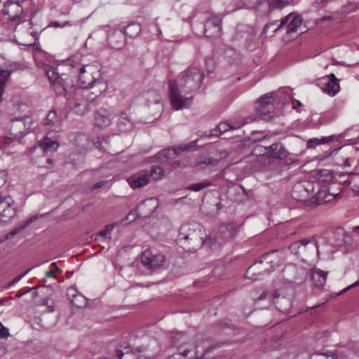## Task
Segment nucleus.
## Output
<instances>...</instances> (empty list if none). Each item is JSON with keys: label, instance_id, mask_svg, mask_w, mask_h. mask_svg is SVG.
Returning a JSON list of instances; mask_svg holds the SVG:
<instances>
[{"label": "nucleus", "instance_id": "1", "mask_svg": "<svg viewBox=\"0 0 359 359\" xmlns=\"http://www.w3.org/2000/svg\"><path fill=\"white\" fill-rule=\"evenodd\" d=\"M204 79V73L195 67H189L181 73L178 81H169L171 104L175 110L189 107L193 101L191 93L198 90Z\"/></svg>", "mask_w": 359, "mask_h": 359}, {"label": "nucleus", "instance_id": "2", "mask_svg": "<svg viewBox=\"0 0 359 359\" xmlns=\"http://www.w3.org/2000/svg\"><path fill=\"white\" fill-rule=\"evenodd\" d=\"M203 235L201 225L190 222L180 226L177 241L184 250L195 251L203 245Z\"/></svg>", "mask_w": 359, "mask_h": 359}, {"label": "nucleus", "instance_id": "3", "mask_svg": "<svg viewBox=\"0 0 359 359\" xmlns=\"http://www.w3.org/2000/svg\"><path fill=\"white\" fill-rule=\"evenodd\" d=\"M43 69L52 84L55 92L59 95H67L74 88V82L67 74H59L57 69L45 65Z\"/></svg>", "mask_w": 359, "mask_h": 359}, {"label": "nucleus", "instance_id": "4", "mask_svg": "<svg viewBox=\"0 0 359 359\" xmlns=\"http://www.w3.org/2000/svg\"><path fill=\"white\" fill-rule=\"evenodd\" d=\"M282 253L278 250H272L263 255L254 264L250 266L246 273V276L252 279H257L258 277L255 271L258 269L259 265L265 264L263 267L264 271L270 273L273 271L282 263Z\"/></svg>", "mask_w": 359, "mask_h": 359}, {"label": "nucleus", "instance_id": "5", "mask_svg": "<svg viewBox=\"0 0 359 359\" xmlns=\"http://www.w3.org/2000/svg\"><path fill=\"white\" fill-rule=\"evenodd\" d=\"M144 352V356L146 359L154 358L158 352V345L156 340L151 341L145 349L139 347L132 349L130 347H124L123 349L116 351V357L117 359H140V353Z\"/></svg>", "mask_w": 359, "mask_h": 359}, {"label": "nucleus", "instance_id": "6", "mask_svg": "<svg viewBox=\"0 0 359 359\" xmlns=\"http://www.w3.org/2000/svg\"><path fill=\"white\" fill-rule=\"evenodd\" d=\"M79 81L81 88H90L95 85L102 84L100 80V73L97 66L94 65H83L79 71Z\"/></svg>", "mask_w": 359, "mask_h": 359}, {"label": "nucleus", "instance_id": "7", "mask_svg": "<svg viewBox=\"0 0 359 359\" xmlns=\"http://www.w3.org/2000/svg\"><path fill=\"white\" fill-rule=\"evenodd\" d=\"M18 204L11 196H1L0 198V224L10 222L16 215Z\"/></svg>", "mask_w": 359, "mask_h": 359}, {"label": "nucleus", "instance_id": "8", "mask_svg": "<svg viewBox=\"0 0 359 359\" xmlns=\"http://www.w3.org/2000/svg\"><path fill=\"white\" fill-rule=\"evenodd\" d=\"M1 13L5 19L17 22L18 24L23 22V8L22 6L12 1L6 2L1 10Z\"/></svg>", "mask_w": 359, "mask_h": 359}, {"label": "nucleus", "instance_id": "9", "mask_svg": "<svg viewBox=\"0 0 359 359\" xmlns=\"http://www.w3.org/2000/svg\"><path fill=\"white\" fill-rule=\"evenodd\" d=\"M30 126L31 121L29 117L15 118L11 121V135H13V138L20 139L28 133Z\"/></svg>", "mask_w": 359, "mask_h": 359}, {"label": "nucleus", "instance_id": "10", "mask_svg": "<svg viewBox=\"0 0 359 359\" xmlns=\"http://www.w3.org/2000/svg\"><path fill=\"white\" fill-rule=\"evenodd\" d=\"M266 299L272 302L280 311L288 310L292 305L291 300L285 297H280V294L278 290L275 291L272 294L268 292H263L258 297L257 301Z\"/></svg>", "mask_w": 359, "mask_h": 359}, {"label": "nucleus", "instance_id": "11", "mask_svg": "<svg viewBox=\"0 0 359 359\" xmlns=\"http://www.w3.org/2000/svg\"><path fill=\"white\" fill-rule=\"evenodd\" d=\"M142 262L147 269L154 271L163 264L165 257L162 254H154L151 250H146L142 255Z\"/></svg>", "mask_w": 359, "mask_h": 359}, {"label": "nucleus", "instance_id": "12", "mask_svg": "<svg viewBox=\"0 0 359 359\" xmlns=\"http://www.w3.org/2000/svg\"><path fill=\"white\" fill-rule=\"evenodd\" d=\"M275 93H270L261 97L256 107V110L261 115H269L275 110Z\"/></svg>", "mask_w": 359, "mask_h": 359}, {"label": "nucleus", "instance_id": "13", "mask_svg": "<svg viewBox=\"0 0 359 359\" xmlns=\"http://www.w3.org/2000/svg\"><path fill=\"white\" fill-rule=\"evenodd\" d=\"M275 93H270L261 97L256 107V110L261 115H269L275 110Z\"/></svg>", "mask_w": 359, "mask_h": 359}, {"label": "nucleus", "instance_id": "14", "mask_svg": "<svg viewBox=\"0 0 359 359\" xmlns=\"http://www.w3.org/2000/svg\"><path fill=\"white\" fill-rule=\"evenodd\" d=\"M299 258L306 262L308 259L318 257V247L315 239H302Z\"/></svg>", "mask_w": 359, "mask_h": 359}, {"label": "nucleus", "instance_id": "15", "mask_svg": "<svg viewBox=\"0 0 359 359\" xmlns=\"http://www.w3.org/2000/svg\"><path fill=\"white\" fill-rule=\"evenodd\" d=\"M266 157L269 159H284L289 152L285 147L280 142H276L265 149Z\"/></svg>", "mask_w": 359, "mask_h": 359}, {"label": "nucleus", "instance_id": "16", "mask_svg": "<svg viewBox=\"0 0 359 359\" xmlns=\"http://www.w3.org/2000/svg\"><path fill=\"white\" fill-rule=\"evenodd\" d=\"M55 311L54 306L47 307V311L42 313L40 317L35 319L36 323L44 329H48L56 323V316L51 315Z\"/></svg>", "mask_w": 359, "mask_h": 359}, {"label": "nucleus", "instance_id": "17", "mask_svg": "<svg viewBox=\"0 0 359 359\" xmlns=\"http://www.w3.org/2000/svg\"><path fill=\"white\" fill-rule=\"evenodd\" d=\"M238 226L233 222L221 224L218 229V236L224 241H230L236 236Z\"/></svg>", "mask_w": 359, "mask_h": 359}, {"label": "nucleus", "instance_id": "18", "mask_svg": "<svg viewBox=\"0 0 359 359\" xmlns=\"http://www.w3.org/2000/svg\"><path fill=\"white\" fill-rule=\"evenodd\" d=\"M222 19L217 16L210 17L205 25V32L207 37L219 35L221 32Z\"/></svg>", "mask_w": 359, "mask_h": 359}, {"label": "nucleus", "instance_id": "19", "mask_svg": "<svg viewBox=\"0 0 359 359\" xmlns=\"http://www.w3.org/2000/svg\"><path fill=\"white\" fill-rule=\"evenodd\" d=\"M111 114L104 108H99L95 112V125L100 128H106L111 124Z\"/></svg>", "mask_w": 359, "mask_h": 359}, {"label": "nucleus", "instance_id": "20", "mask_svg": "<svg viewBox=\"0 0 359 359\" xmlns=\"http://www.w3.org/2000/svg\"><path fill=\"white\" fill-rule=\"evenodd\" d=\"M310 187L312 185L308 182L294 184L292 191V197L297 200H305L309 196Z\"/></svg>", "mask_w": 359, "mask_h": 359}, {"label": "nucleus", "instance_id": "21", "mask_svg": "<svg viewBox=\"0 0 359 359\" xmlns=\"http://www.w3.org/2000/svg\"><path fill=\"white\" fill-rule=\"evenodd\" d=\"M327 81L323 84L322 90L324 93L330 96H334L339 92L340 86L338 83V79L334 74H330L327 76Z\"/></svg>", "mask_w": 359, "mask_h": 359}, {"label": "nucleus", "instance_id": "22", "mask_svg": "<svg viewBox=\"0 0 359 359\" xmlns=\"http://www.w3.org/2000/svg\"><path fill=\"white\" fill-rule=\"evenodd\" d=\"M128 182L133 189H137L148 184L150 182V177L148 172H140L129 177Z\"/></svg>", "mask_w": 359, "mask_h": 359}, {"label": "nucleus", "instance_id": "23", "mask_svg": "<svg viewBox=\"0 0 359 359\" xmlns=\"http://www.w3.org/2000/svg\"><path fill=\"white\" fill-rule=\"evenodd\" d=\"M107 41L112 48L119 50L125 44V36L121 31H114L108 35Z\"/></svg>", "mask_w": 359, "mask_h": 359}, {"label": "nucleus", "instance_id": "24", "mask_svg": "<svg viewBox=\"0 0 359 359\" xmlns=\"http://www.w3.org/2000/svg\"><path fill=\"white\" fill-rule=\"evenodd\" d=\"M60 118L57 116L56 111L50 110L41 123L48 127V130H56L60 127Z\"/></svg>", "mask_w": 359, "mask_h": 359}, {"label": "nucleus", "instance_id": "25", "mask_svg": "<svg viewBox=\"0 0 359 359\" xmlns=\"http://www.w3.org/2000/svg\"><path fill=\"white\" fill-rule=\"evenodd\" d=\"M245 123H243L241 124L235 123L233 125H231V124L226 123V122L220 123L217 126V128H215V129L212 130V131L211 133V135H213V136L221 135L224 134V133L234 130L236 129H238L242 126H243Z\"/></svg>", "mask_w": 359, "mask_h": 359}, {"label": "nucleus", "instance_id": "26", "mask_svg": "<svg viewBox=\"0 0 359 359\" xmlns=\"http://www.w3.org/2000/svg\"><path fill=\"white\" fill-rule=\"evenodd\" d=\"M117 128L122 133L129 132L133 128V123L128 118L126 113H121L117 121Z\"/></svg>", "mask_w": 359, "mask_h": 359}, {"label": "nucleus", "instance_id": "27", "mask_svg": "<svg viewBox=\"0 0 359 359\" xmlns=\"http://www.w3.org/2000/svg\"><path fill=\"white\" fill-rule=\"evenodd\" d=\"M50 135V132H48L47 135L39 142V146L44 151H55L59 147L57 141L49 137Z\"/></svg>", "mask_w": 359, "mask_h": 359}, {"label": "nucleus", "instance_id": "28", "mask_svg": "<svg viewBox=\"0 0 359 359\" xmlns=\"http://www.w3.org/2000/svg\"><path fill=\"white\" fill-rule=\"evenodd\" d=\"M287 269L295 273L292 278V281L295 283L300 284L304 282L307 278V272L303 267L297 268L296 266L292 265L289 266Z\"/></svg>", "mask_w": 359, "mask_h": 359}, {"label": "nucleus", "instance_id": "29", "mask_svg": "<svg viewBox=\"0 0 359 359\" xmlns=\"http://www.w3.org/2000/svg\"><path fill=\"white\" fill-rule=\"evenodd\" d=\"M327 273L318 269H315L311 274V279L316 287H322L326 280Z\"/></svg>", "mask_w": 359, "mask_h": 359}, {"label": "nucleus", "instance_id": "30", "mask_svg": "<svg viewBox=\"0 0 359 359\" xmlns=\"http://www.w3.org/2000/svg\"><path fill=\"white\" fill-rule=\"evenodd\" d=\"M177 149L176 147H168L165 149H163L160 151L158 153L156 154V158L161 161L164 162L170 158H173L178 154H177Z\"/></svg>", "mask_w": 359, "mask_h": 359}, {"label": "nucleus", "instance_id": "31", "mask_svg": "<svg viewBox=\"0 0 359 359\" xmlns=\"http://www.w3.org/2000/svg\"><path fill=\"white\" fill-rule=\"evenodd\" d=\"M218 163V159L210 156H201L196 162V166L201 169H207L215 166Z\"/></svg>", "mask_w": 359, "mask_h": 359}, {"label": "nucleus", "instance_id": "32", "mask_svg": "<svg viewBox=\"0 0 359 359\" xmlns=\"http://www.w3.org/2000/svg\"><path fill=\"white\" fill-rule=\"evenodd\" d=\"M68 100L69 107L74 109L76 114L82 116L84 115L88 111V104L86 102L83 101V102H81L77 100L72 101L69 98H68Z\"/></svg>", "mask_w": 359, "mask_h": 359}, {"label": "nucleus", "instance_id": "33", "mask_svg": "<svg viewBox=\"0 0 359 359\" xmlns=\"http://www.w3.org/2000/svg\"><path fill=\"white\" fill-rule=\"evenodd\" d=\"M141 32V26L139 23L131 22L125 27L123 34L130 38H135Z\"/></svg>", "mask_w": 359, "mask_h": 359}, {"label": "nucleus", "instance_id": "34", "mask_svg": "<svg viewBox=\"0 0 359 359\" xmlns=\"http://www.w3.org/2000/svg\"><path fill=\"white\" fill-rule=\"evenodd\" d=\"M37 217L36 215L32 216L30 219H27V221L24 222L23 224H20V226L15 228L13 231H10L6 234V238H11L14 236L21 233L24 229H25L29 225L36 220Z\"/></svg>", "mask_w": 359, "mask_h": 359}, {"label": "nucleus", "instance_id": "35", "mask_svg": "<svg viewBox=\"0 0 359 359\" xmlns=\"http://www.w3.org/2000/svg\"><path fill=\"white\" fill-rule=\"evenodd\" d=\"M291 21L287 24V34H290L297 32L298 27L301 26L303 22L302 18L299 15H294L292 16Z\"/></svg>", "mask_w": 359, "mask_h": 359}, {"label": "nucleus", "instance_id": "36", "mask_svg": "<svg viewBox=\"0 0 359 359\" xmlns=\"http://www.w3.org/2000/svg\"><path fill=\"white\" fill-rule=\"evenodd\" d=\"M161 100V96L155 91H149L147 93V100L148 105L149 106L151 104H154V105H156V107L157 108L158 111H161L162 109Z\"/></svg>", "mask_w": 359, "mask_h": 359}, {"label": "nucleus", "instance_id": "37", "mask_svg": "<svg viewBox=\"0 0 359 359\" xmlns=\"http://www.w3.org/2000/svg\"><path fill=\"white\" fill-rule=\"evenodd\" d=\"M186 337L180 332H172L171 336V344L173 346L180 347L185 343Z\"/></svg>", "mask_w": 359, "mask_h": 359}, {"label": "nucleus", "instance_id": "38", "mask_svg": "<svg viewBox=\"0 0 359 359\" xmlns=\"http://www.w3.org/2000/svg\"><path fill=\"white\" fill-rule=\"evenodd\" d=\"M114 224H111L109 225L106 226L105 229L102 231H100L96 236L95 240L98 241H102L104 239H106L107 237L110 238L109 235L111 231L114 229Z\"/></svg>", "mask_w": 359, "mask_h": 359}, {"label": "nucleus", "instance_id": "39", "mask_svg": "<svg viewBox=\"0 0 359 359\" xmlns=\"http://www.w3.org/2000/svg\"><path fill=\"white\" fill-rule=\"evenodd\" d=\"M334 137H335L334 135H331V136H328V137H322L321 139H318V138L310 139L307 142V146H308V147L311 148V147H315L316 145L325 144V143H327L330 141H331Z\"/></svg>", "mask_w": 359, "mask_h": 359}, {"label": "nucleus", "instance_id": "40", "mask_svg": "<svg viewBox=\"0 0 359 359\" xmlns=\"http://www.w3.org/2000/svg\"><path fill=\"white\" fill-rule=\"evenodd\" d=\"M150 180L152 178L154 180L157 181L161 180L164 176V171L162 168L159 166L153 167L148 172Z\"/></svg>", "mask_w": 359, "mask_h": 359}, {"label": "nucleus", "instance_id": "41", "mask_svg": "<svg viewBox=\"0 0 359 359\" xmlns=\"http://www.w3.org/2000/svg\"><path fill=\"white\" fill-rule=\"evenodd\" d=\"M198 140L191 141L187 144H184L180 146L176 147L177 154L180 155L182 152L186 151H194L196 149V142Z\"/></svg>", "mask_w": 359, "mask_h": 359}, {"label": "nucleus", "instance_id": "42", "mask_svg": "<svg viewBox=\"0 0 359 359\" xmlns=\"http://www.w3.org/2000/svg\"><path fill=\"white\" fill-rule=\"evenodd\" d=\"M320 180L322 182H333L332 184H335V177L333 172L330 170H320Z\"/></svg>", "mask_w": 359, "mask_h": 359}, {"label": "nucleus", "instance_id": "43", "mask_svg": "<svg viewBox=\"0 0 359 359\" xmlns=\"http://www.w3.org/2000/svg\"><path fill=\"white\" fill-rule=\"evenodd\" d=\"M11 73L12 71L0 69V76L2 77L0 78V102L3 100L2 94L5 86V79H7Z\"/></svg>", "mask_w": 359, "mask_h": 359}, {"label": "nucleus", "instance_id": "44", "mask_svg": "<svg viewBox=\"0 0 359 359\" xmlns=\"http://www.w3.org/2000/svg\"><path fill=\"white\" fill-rule=\"evenodd\" d=\"M290 4L288 0H271L269 3V9L283 8Z\"/></svg>", "mask_w": 359, "mask_h": 359}, {"label": "nucleus", "instance_id": "45", "mask_svg": "<svg viewBox=\"0 0 359 359\" xmlns=\"http://www.w3.org/2000/svg\"><path fill=\"white\" fill-rule=\"evenodd\" d=\"M344 182L351 186L353 190L359 191V185L357 186V184L359 183V175H354L349 180H346Z\"/></svg>", "mask_w": 359, "mask_h": 359}, {"label": "nucleus", "instance_id": "46", "mask_svg": "<svg viewBox=\"0 0 359 359\" xmlns=\"http://www.w3.org/2000/svg\"><path fill=\"white\" fill-rule=\"evenodd\" d=\"M210 183L206 181L201 182L198 183L191 184L189 187V190H191L194 191H199L202 190L203 189L207 188L209 186H210Z\"/></svg>", "mask_w": 359, "mask_h": 359}, {"label": "nucleus", "instance_id": "47", "mask_svg": "<svg viewBox=\"0 0 359 359\" xmlns=\"http://www.w3.org/2000/svg\"><path fill=\"white\" fill-rule=\"evenodd\" d=\"M203 245L209 246L212 249H215L219 246V243L216 237L209 236L205 240H203Z\"/></svg>", "mask_w": 359, "mask_h": 359}, {"label": "nucleus", "instance_id": "48", "mask_svg": "<svg viewBox=\"0 0 359 359\" xmlns=\"http://www.w3.org/2000/svg\"><path fill=\"white\" fill-rule=\"evenodd\" d=\"M302 247V240L292 243L289 246L290 252L299 257Z\"/></svg>", "mask_w": 359, "mask_h": 359}, {"label": "nucleus", "instance_id": "49", "mask_svg": "<svg viewBox=\"0 0 359 359\" xmlns=\"http://www.w3.org/2000/svg\"><path fill=\"white\" fill-rule=\"evenodd\" d=\"M293 13H289L288 15H287L286 16H285L284 18H283L280 20V24L277 27V28L273 31V32H276L278 29H280L281 27H283L284 25H285L288 20L292 18V16L293 15Z\"/></svg>", "mask_w": 359, "mask_h": 359}, {"label": "nucleus", "instance_id": "50", "mask_svg": "<svg viewBox=\"0 0 359 359\" xmlns=\"http://www.w3.org/2000/svg\"><path fill=\"white\" fill-rule=\"evenodd\" d=\"M358 164L359 158L355 159V158L353 157H348L344 162L345 167H351L352 165L357 167Z\"/></svg>", "mask_w": 359, "mask_h": 359}, {"label": "nucleus", "instance_id": "51", "mask_svg": "<svg viewBox=\"0 0 359 359\" xmlns=\"http://www.w3.org/2000/svg\"><path fill=\"white\" fill-rule=\"evenodd\" d=\"M320 355L325 356L326 358H331V359H335L337 358L336 353L332 351H325L321 354H313L311 359H317V358Z\"/></svg>", "mask_w": 359, "mask_h": 359}, {"label": "nucleus", "instance_id": "52", "mask_svg": "<svg viewBox=\"0 0 359 359\" xmlns=\"http://www.w3.org/2000/svg\"><path fill=\"white\" fill-rule=\"evenodd\" d=\"M31 269H32V268L28 269L25 273H23L20 275H18L15 278H13V280H11V282H9L8 283V287L13 286L15 284H16L18 282H19L27 273H28V272H29L31 271Z\"/></svg>", "mask_w": 359, "mask_h": 359}, {"label": "nucleus", "instance_id": "53", "mask_svg": "<svg viewBox=\"0 0 359 359\" xmlns=\"http://www.w3.org/2000/svg\"><path fill=\"white\" fill-rule=\"evenodd\" d=\"M31 269H32V268L28 269L25 273H23L20 275H18L15 278H13V280H11V282H9L8 283V287L13 286L15 284H16L18 282H19L27 273H28V272H29L31 271Z\"/></svg>", "mask_w": 359, "mask_h": 359}, {"label": "nucleus", "instance_id": "54", "mask_svg": "<svg viewBox=\"0 0 359 359\" xmlns=\"http://www.w3.org/2000/svg\"><path fill=\"white\" fill-rule=\"evenodd\" d=\"M268 147H264V146H262V145H257L254 149H253V153L255 154V155H257V156H266V154H265V149H267Z\"/></svg>", "mask_w": 359, "mask_h": 359}, {"label": "nucleus", "instance_id": "55", "mask_svg": "<svg viewBox=\"0 0 359 359\" xmlns=\"http://www.w3.org/2000/svg\"><path fill=\"white\" fill-rule=\"evenodd\" d=\"M78 64H79V58L76 56H74V57L69 58L66 62V65L67 66H71L73 68L76 67Z\"/></svg>", "mask_w": 359, "mask_h": 359}, {"label": "nucleus", "instance_id": "56", "mask_svg": "<svg viewBox=\"0 0 359 359\" xmlns=\"http://www.w3.org/2000/svg\"><path fill=\"white\" fill-rule=\"evenodd\" d=\"M153 202H154L153 198L147 199L145 201H143L140 204H139L138 210L140 211H142L144 210V207L149 206Z\"/></svg>", "mask_w": 359, "mask_h": 359}, {"label": "nucleus", "instance_id": "57", "mask_svg": "<svg viewBox=\"0 0 359 359\" xmlns=\"http://www.w3.org/2000/svg\"><path fill=\"white\" fill-rule=\"evenodd\" d=\"M333 185H334L333 184L330 185V187L328 188V192L330 196H332L333 198H335L339 194L341 188L339 187L337 191H334V190H333Z\"/></svg>", "mask_w": 359, "mask_h": 359}, {"label": "nucleus", "instance_id": "58", "mask_svg": "<svg viewBox=\"0 0 359 359\" xmlns=\"http://www.w3.org/2000/svg\"><path fill=\"white\" fill-rule=\"evenodd\" d=\"M0 336L3 338H6L9 336L8 329L4 325L0 327Z\"/></svg>", "mask_w": 359, "mask_h": 359}, {"label": "nucleus", "instance_id": "59", "mask_svg": "<svg viewBox=\"0 0 359 359\" xmlns=\"http://www.w3.org/2000/svg\"><path fill=\"white\" fill-rule=\"evenodd\" d=\"M344 245L347 248L351 246L352 245V239H351V236L348 235V234H345L344 237Z\"/></svg>", "mask_w": 359, "mask_h": 359}, {"label": "nucleus", "instance_id": "60", "mask_svg": "<svg viewBox=\"0 0 359 359\" xmlns=\"http://www.w3.org/2000/svg\"><path fill=\"white\" fill-rule=\"evenodd\" d=\"M190 351L189 350H184L183 351V353H182V355L179 353V354H174L172 357L173 358V359H181L182 357H185L188 355V353H189Z\"/></svg>", "mask_w": 359, "mask_h": 359}, {"label": "nucleus", "instance_id": "61", "mask_svg": "<svg viewBox=\"0 0 359 359\" xmlns=\"http://www.w3.org/2000/svg\"><path fill=\"white\" fill-rule=\"evenodd\" d=\"M103 140H104V137L103 136L102 137H98L97 138V141L94 142V144H95V147L97 149H99L100 150H102V147H101V144L103 142Z\"/></svg>", "mask_w": 359, "mask_h": 359}, {"label": "nucleus", "instance_id": "62", "mask_svg": "<svg viewBox=\"0 0 359 359\" xmlns=\"http://www.w3.org/2000/svg\"><path fill=\"white\" fill-rule=\"evenodd\" d=\"M359 285V280H357L356 282H355L354 283L351 284V285L346 287V288H344V290H342L339 293V294H341L342 293H344V292L346 291H348V290H350L351 288L352 287H356Z\"/></svg>", "mask_w": 359, "mask_h": 359}, {"label": "nucleus", "instance_id": "63", "mask_svg": "<svg viewBox=\"0 0 359 359\" xmlns=\"http://www.w3.org/2000/svg\"><path fill=\"white\" fill-rule=\"evenodd\" d=\"M278 21V20H276L273 22H269V23H267L264 25V28H263V33H266V32L269 30V29L276 25Z\"/></svg>", "mask_w": 359, "mask_h": 359}, {"label": "nucleus", "instance_id": "64", "mask_svg": "<svg viewBox=\"0 0 359 359\" xmlns=\"http://www.w3.org/2000/svg\"><path fill=\"white\" fill-rule=\"evenodd\" d=\"M69 25V21H65L62 24H60L59 22H54V23H53V25H54L55 27H65L66 25Z\"/></svg>", "mask_w": 359, "mask_h": 359}]
</instances>
